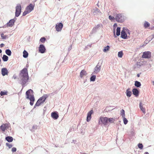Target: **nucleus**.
Wrapping results in <instances>:
<instances>
[{
    "instance_id": "f257e3e1",
    "label": "nucleus",
    "mask_w": 154,
    "mask_h": 154,
    "mask_svg": "<svg viewBox=\"0 0 154 154\" xmlns=\"http://www.w3.org/2000/svg\"><path fill=\"white\" fill-rule=\"evenodd\" d=\"M20 75L21 78V83L22 85H24L26 83L29 79L27 68H24L22 70Z\"/></svg>"
},
{
    "instance_id": "f03ea898",
    "label": "nucleus",
    "mask_w": 154,
    "mask_h": 154,
    "mask_svg": "<svg viewBox=\"0 0 154 154\" xmlns=\"http://www.w3.org/2000/svg\"><path fill=\"white\" fill-rule=\"evenodd\" d=\"M26 98L30 100V104L32 106L35 101V98L33 94V91L31 89H29L26 92Z\"/></svg>"
},
{
    "instance_id": "7ed1b4c3",
    "label": "nucleus",
    "mask_w": 154,
    "mask_h": 154,
    "mask_svg": "<svg viewBox=\"0 0 154 154\" xmlns=\"http://www.w3.org/2000/svg\"><path fill=\"white\" fill-rule=\"evenodd\" d=\"M34 6L31 4H30L26 8L25 11L23 13V15L25 16L27 14L31 12L34 8Z\"/></svg>"
},
{
    "instance_id": "20e7f679",
    "label": "nucleus",
    "mask_w": 154,
    "mask_h": 154,
    "mask_svg": "<svg viewBox=\"0 0 154 154\" xmlns=\"http://www.w3.org/2000/svg\"><path fill=\"white\" fill-rule=\"evenodd\" d=\"M99 123L100 124H102L105 125H108V117H100L99 120Z\"/></svg>"
},
{
    "instance_id": "39448f33",
    "label": "nucleus",
    "mask_w": 154,
    "mask_h": 154,
    "mask_svg": "<svg viewBox=\"0 0 154 154\" xmlns=\"http://www.w3.org/2000/svg\"><path fill=\"white\" fill-rule=\"evenodd\" d=\"M115 19L119 22L122 23L124 21V16L121 14H118L116 16Z\"/></svg>"
},
{
    "instance_id": "423d86ee",
    "label": "nucleus",
    "mask_w": 154,
    "mask_h": 154,
    "mask_svg": "<svg viewBox=\"0 0 154 154\" xmlns=\"http://www.w3.org/2000/svg\"><path fill=\"white\" fill-rule=\"evenodd\" d=\"M21 6L20 4H18L16 8L15 16L17 17H18L20 15L21 12Z\"/></svg>"
},
{
    "instance_id": "0eeeda50",
    "label": "nucleus",
    "mask_w": 154,
    "mask_h": 154,
    "mask_svg": "<svg viewBox=\"0 0 154 154\" xmlns=\"http://www.w3.org/2000/svg\"><path fill=\"white\" fill-rule=\"evenodd\" d=\"M151 57V53L149 51H146L143 53L142 58H149Z\"/></svg>"
},
{
    "instance_id": "6e6552de",
    "label": "nucleus",
    "mask_w": 154,
    "mask_h": 154,
    "mask_svg": "<svg viewBox=\"0 0 154 154\" xmlns=\"http://www.w3.org/2000/svg\"><path fill=\"white\" fill-rule=\"evenodd\" d=\"M63 27V25L62 23H57L55 26L56 30L57 32L60 31Z\"/></svg>"
},
{
    "instance_id": "1a4fd4ad",
    "label": "nucleus",
    "mask_w": 154,
    "mask_h": 154,
    "mask_svg": "<svg viewBox=\"0 0 154 154\" xmlns=\"http://www.w3.org/2000/svg\"><path fill=\"white\" fill-rule=\"evenodd\" d=\"M9 126V124L6 123L2 125L1 126L0 128L2 130V131H4L6 129L8 128Z\"/></svg>"
},
{
    "instance_id": "9d476101",
    "label": "nucleus",
    "mask_w": 154,
    "mask_h": 154,
    "mask_svg": "<svg viewBox=\"0 0 154 154\" xmlns=\"http://www.w3.org/2000/svg\"><path fill=\"white\" fill-rule=\"evenodd\" d=\"M1 72L2 75L3 76L8 75V70L6 68H4L1 69Z\"/></svg>"
},
{
    "instance_id": "9b49d317",
    "label": "nucleus",
    "mask_w": 154,
    "mask_h": 154,
    "mask_svg": "<svg viewBox=\"0 0 154 154\" xmlns=\"http://www.w3.org/2000/svg\"><path fill=\"white\" fill-rule=\"evenodd\" d=\"M45 48L43 45H40L39 48V51L41 53H44L45 51Z\"/></svg>"
},
{
    "instance_id": "f8f14e48",
    "label": "nucleus",
    "mask_w": 154,
    "mask_h": 154,
    "mask_svg": "<svg viewBox=\"0 0 154 154\" xmlns=\"http://www.w3.org/2000/svg\"><path fill=\"white\" fill-rule=\"evenodd\" d=\"M48 95L47 94H44L42 97L40 98L38 100H41L40 102L41 104L43 103L45 100L48 97Z\"/></svg>"
},
{
    "instance_id": "ddd939ff",
    "label": "nucleus",
    "mask_w": 154,
    "mask_h": 154,
    "mask_svg": "<svg viewBox=\"0 0 154 154\" xmlns=\"http://www.w3.org/2000/svg\"><path fill=\"white\" fill-rule=\"evenodd\" d=\"M93 113V111L92 110H91L88 113L87 117V122H89L91 120V115Z\"/></svg>"
},
{
    "instance_id": "4468645a",
    "label": "nucleus",
    "mask_w": 154,
    "mask_h": 154,
    "mask_svg": "<svg viewBox=\"0 0 154 154\" xmlns=\"http://www.w3.org/2000/svg\"><path fill=\"white\" fill-rule=\"evenodd\" d=\"M87 72L85 70H82L80 72V77L81 78H83L84 76L87 75Z\"/></svg>"
},
{
    "instance_id": "2eb2a0df",
    "label": "nucleus",
    "mask_w": 154,
    "mask_h": 154,
    "mask_svg": "<svg viewBox=\"0 0 154 154\" xmlns=\"http://www.w3.org/2000/svg\"><path fill=\"white\" fill-rule=\"evenodd\" d=\"M51 117L54 119H57L59 115L57 112H52L51 114Z\"/></svg>"
},
{
    "instance_id": "dca6fc26",
    "label": "nucleus",
    "mask_w": 154,
    "mask_h": 154,
    "mask_svg": "<svg viewBox=\"0 0 154 154\" xmlns=\"http://www.w3.org/2000/svg\"><path fill=\"white\" fill-rule=\"evenodd\" d=\"M14 19L11 20L7 24V26L9 27H12L14 24Z\"/></svg>"
},
{
    "instance_id": "f3484780",
    "label": "nucleus",
    "mask_w": 154,
    "mask_h": 154,
    "mask_svg": "<svg viewBox=\"0 0 154 154\" xmlns=\"http://www.w3.org/2000/svg\"><path fill=\"white\" fill-rule=\"evenodd\" d=\"M116 121V119L113 118L108 117V123H114Z\"/></svg>"
},
{
    "instance_id": "a211bd4d",
    "label": "nucleus",
    "mask_w": 154,
    "mask_h": 154,
    "mask_svg": "<svg viewBox=\"0 0 154 154\" xmlns=\"http://www.w3.org/2000/svg\"><path fill=\"white\" fill-rule=\"evenodd\" d=\"M121 36L122 38L124 39L127 38V35L125 31L124 30H122V31Z\"/></svg>"
},
{
    "instance_id": "6ab92c4d",
    "label": "nucleus",
    "mask_w": 154,
    "mask_h": 154,
    "mask_svg": "<svg viewBox=\"0 0 154 154\" xmlns=\"http://www.w3.org/2000/svg\"><path fill=\"white\" fill-rule=\"evenodd\" d=\"M132 92L133 94L135 96L137 97L139 95V91L136 88H134L132 90Z\"/></svg>"
},
{
    "instance_id": "aec40b11",
    "label": "nucleus",
    "mask_w": 154,
    "mask_h": 154,
    "mask_svg": "<svg viewBox=\"0 0 154 154\" xmlns=\"http://www.w3.org/2000/svg\"><path fill=\"white\" fill-rule=\"evenodd\" d=\"M5 139L9 142H12L13 140V137L11 136H8L6 137Z\"/></svg>"
},
{
    "instance_id": "412c9836",
    "label": "nucleus",
    "mask_w": 154,
    "mask_h": 154,
    "mask_svg": "<svg viewBox=\"0 0 154 154\" xmlns=\"http://www.w3.org/2000/svg\"><path fill=\"white\" fill-rule=\"evenodd\" d=\"M139 106H140V109H141V111L143 112L144 113H145V108H144L143 107V105H142V103L141 102L140 103Z\"/></svg>"
},
{
    "instance_id": "4be33fe9",
    "label": "nucleus",
    "mask_w": 154,
    "mask_h": 154,
    "mask_svg": "<svg viewBox=\"0 0 154 154\" xmlns=\"http://www.w3.org/2000/svg\"><path fill=\"white\" fill-rule=\"evenodd\" d=\"M129 89H128L126 90V95L128 97H130L131 95V92L129 91Z\"/></svg>"
},
{
    "instance_id": "5701e85b",
    "label": "nucleus",
    "mask_w": 154,
    "mask_h": 154,
    "mask_svg": "<svg viewBox=\"0 0 154 154\" xmlns=\"http://www.w3.org/2000/svg\"><path fill=\"white\" fill-rule=\"evenodd\" d=\"M8 57L5 55H3L2 57V59L4 61H7L8 60Z\"/></svg>"
},
{
    "instance_id": "b1692460",
    "label": "nucleus",
    "mask_w": 154,
    "mask_h": 154,
    "mask_svg": "<svg viewBox=\"0 0 154 154\" xmlns=\"http://www.w3.org/2000/svg\"><path fill=\"white\" fill-rule=\"evenodd\" d=\"M134 85L136 86L137 87H139L141 85L140 83L137 81H135Z\"/></svg>"
},
{
    "instance_id": "393cba45",
    "label": "nucleus",
    "mask_w": 154,
    "mask_h": 154,
    "mask_svg": "<svg viewBox=\"0 0 154 154\" xmlns=\"http://www.w3.org/2000/svg\"><path fill=\"white\" fill-rule=\"evenodd\" d=\"M23 57L24 58H26L28 57V52L25 50H24L23 52Z\"/></svg>"
},
{
    "instance_id": "a878e982",
    "label": "nucleus",
    "mask_w": 154,
    "mask_h": 154,
    "mask_svg": "<svg viewBox=\"0 0 154 154\" xmlns=\"http://www.w3.org/2000/svg\"><path fill=\"white\" fill-rule=\"evenodd\" d=\"M120 28L118 27L116 29V34L117 35L119 36L120 35Z\"/></svg>"
},
{
    "instance_id": "bb28decb",
    "label": "nucleus",
    "mask_w": 154,
    "mask_h": 154,
    "mask_svg": "<svg viewBox=\"0 0 154 154\" xmlns=\"http://www.w3.org/2000/svg\"><path fill=\"white\" fill-rule=\"evenodd\" d=\"M5 53L6 54L8 55L11 56V51L9 49H7L5 51Z\"/></svg>"
},
{
    "instance_id": "cd10ccee",
    "label": "nucleus",
    "mask_w": 154,
    "mask_h": 154,
    "mask_svg": "<svg viewBox=\"0 0 154 154\" xmlns=\"http://www.w3.org/2000/svg\"><path fill=\"white\" fill-rule=\"evenodd\" d=\"M123 55V53L122 51H120L118 52V56L120 58L122 57Z\"/></svg>"
},
{
    "instance_id": "c85d7f7f",
    "label": "nucleus",
    "mask_w": 154,
    "mask_h": 154,
    "mask_svg": "<svg viewBox=\"0 0 154 154\" xmlns=\"http://www.w3.org/2000/svg\"><path fill=\"white\" fill-rule=\"evenodd\" d=\"M150 26V24L147 22H146L144 23V27L145 28H147Z\"/></svg>"
},
{
    "instance_id": "c756f323",
    "label": "nucleus",
    "mask_w": 154,
    "mask_h": 154,
    "mask_svg": "<svg viewBox=\"0 0 154 154\" xmlns=\"http://www.w3.org/2000/svg\"><path fill=\"white\" fill-rule=\"evenodd\" d=\"M8 92L7 91H1L0 92V94L1 96L4 95H7V94Z\"/></svg>"
},
{
    "instance_id": "7c9ffc66",
    "label": "nucleus",
    "mask_w": 154,
    "mask_h": 154,
    "mask_svg": "<svg viewBox=\"0 0 154 154\" xmlns=\"http://www.w3.org/2000/svg\"><path fill=\"white\" fill-rule=\"evenodd\" d=\"M109 49V46H107L105 47L103 49V51L104 52H106L107 51H108Z\"/></svg>"
},
{
    "instance_id": "2f4dec72",
    "label": "nucleus",
    "mask_w": 154,
    "mask_h": 154,
    "mask_svg": "<svg viewBox=\"0 0 154 154\" xmlns=\"http://www.w3.org/2000/svg\"><path fill=\"white\" fill-rule=\"evenodd\" d=\"M40 100H38L35 105V106H39L41 104V102H40Z\"/></svg>"
},
{
    "instance_id": "473e14b6",
    "label": "nucleus",
    "mask_w": 154,
    "mask_h": 154,
    "mask_svg": "<svg viewBox=\"0 0 154 154\" xmlns=\"http://www.w3.org/2000/svg\"><path fill=\"white\" fill-rule=\"evenodd\" d=\"M1 36L2 39H6L8 38L7 35H5L3 33H2L1 34Z\"/></svg>"
},
{
    "instance_id": "72a5a7b5",
    "label": "nucleus",
    "mask_w": 154,
    "mask_h": 154,
    "mask_svg": "<svg viewBox=\"0 0 154 154\" xmlns=\"http://www.w3.org/2000/svg\"><path fill=\"white\" fill-rule=\"evenodd\" d=\"M121 115L122 116V117H124L125 116V111L124 109H122L121 111Z\"/></svg>"
},
{
    "instance_id": "f704fd0d",
    "label": "nucleus",
    "mask_w": 154,
    "mask_h": 154,
    "mask_svg": "<svg viewBox=\"0 0 154 154\" xmlns=\"http://www.w3.org/2000/svg\"><path fill=\"white\" fill-rule=\"evenodd\" d=\"M138 146L139 148L142 149L143 148V146L142 143H139L138 144Z\"/></svg>"
},
{
    "instance_id": "c9c22d12",
    "label": "nucleus",
    "mask_w": 154,
    "mask_h": 154,
    "mask_svg": "<svg viewBox=\"0 0 154 154\" xmlns=\"http://www.w3.org/2000/svg\"><path fill=\"white\" fill-rule=\"evenodd\" d=\"M123 118L124 123L125 125H126L128 123V121L127 119L125 117Z\"/></svg>"
},
{
    "instance_id": "e433bc0d",
    "label": "nucleus",
    "mask_w": 154,
    "mask_h": 154,
    "mask_svg": "<svg viewBox=\"0 0 154 154\" xmlns=\"http://www.w3.org/2000/svg\"><path fill=\"white\" fill-rule=\"evenodd\" d=\"M96 78V76L95 75L92 76L90 78L91 81H95Z\"/></svg>"
},
{
    "instance_id": "4c0bfd02",
    "label": "nucleus",
    "mask_w": 154,
    "mask_h": 154,
    "mask_svg": "<svg viewBox=\"0 0 154 154\" xmlns=\"http://www.w3.org/2000/svg\"><path fill=\"white\" fill-rule=\"evenodd\" d=\"M46 40V39L44 37L41 38L40 39V41L42 43H44Z\"/></svg>"
},
{
    "instance_id": "58836bf2",
    "label": "nucleus",
    "mask_w": 154,
    "mask_h": 154,
    "mask_svg": "<svg viewBox=\"0 0 154 154\" xmlns=\"http://www.w3.org/2000/svg\"><path fill=\"white\" fill-rule=\"evenodd\" d=\"M109 18L111 21H112L115 19V18L111 15L109 16Z\"/></svg>"
},
{
    "instance_id": "ea45409f",
    "label": "nucleus",
    "mask_w": 154,
    "mask_h": 154,
    "mask_svg": "<svg viewBox=\"0 0 154 154\" xmlns=\"http://www.w3.org/2000/svg\"><path fill=\"white\" fill-rule=\"evenodd\" d=\"M6 145L9 148H11L12 146V144H10L9 143H6Z\"/></svg>"
},
{
    "instance_id": "a19ab883",
    "label": "nucleus",
    "mask_w": 154,
    "mask_h": 154,
    "mask_svg": "<svg viewBox=\"0 0 154 154\" xmlns=\"http://www.w3.org/2000/svg\"><path fill=\"white\" fill-rule=\"evenodd\" d=\"M100 70V69L99 67H98L97 66L95 68V70L99 72Z\"/></svg>"
},
{
    "instance_id": "79ce46f5",
    "label": "nucleus",
    "mask_w": 154,
    "mask_h": 154,
    "mask_svg": "<svg viewBox=\"0 0 154 154\" xmlns=\"http://www.w3.org/2000/svg\"><path fill=\"white\" fill-rule=\"evenodd\" d=\"M12 151L13 152H15L16 151V148L15 147H13L12 149Z\"/></svg>"
},
{
    "instance_id": "37998d69",
    "label": "nucleus",
    "mask_w": 154,
    "mask_h": 154,
    "mask_svg": "<svg viewBox=\"0 0 154 154\" xmlns=\"http://www.w3.org/2000/svg\"><path fill=\"white\" fill-rule=\"evenodd\" d=\"M117 26V24L116 23H114L113 25L114 27H116Z\"/></svg>"
},
{
    "instance_id": "c03bdc74",
    "label": "nucleus",
    "mask_w": 154,
    "mask_h": 154,
    "mask_svg": "<svg viewBox=\"0 0 154 154\" xmlns=\"http://www.w3.org/2000/svg\"><path fill=\"white\" fill-rule=\"evenodd\" d=\"M4 44L3 43H2L0 45V46L1 48L2 47H3V46H4Z\"/></svg>"
},
{
    "instance_id": "a18cd8bd",
    "label": "nucleus",
    "mask_w": 154,
    "mask_h": 154,
    "mask_svg": "<svg viewBox=\"0 0 154 154\" xmlns=\"http://www.w3.org/2000/svg\"><path fill=\"white\" fill-rule=\"evenodd\" d=\"M99 26H99L97 25L95 28L96 29H98V28H99Z\"/></svg>"
},
{
    "instance_id": "49530a36",
    "label": "nucleus",
    "mask_w": 154,
    "mask_h": 154,
    "mask_svg": "<svg viewBox=\"0 0 154 154\" xmlns=\"http://www.w3.org/2000/svg\"><path fill=\"white\" fill-rule=\"evenodd\" d=\"M140 75L139 74H137V76L138 77H140Z\"/></svg>"
},
{
    "instance_id": "de8ad7c7",
    "label": "nucleus",
    "mask_w": 154,
    "mask_h": 154,
    "mask_svg": "<svg viewBox=\"0 0 154 154\" xmlns=\"http://www.w3.org/2000/svg\"><path fill=\"white\" fill-rule=\"evenodd\" d=\"M97 11L98 12H99L100 13H101V12L98 9H97Z\"/></svg>"
},
{
    "instance_id": "09e8293b",
    "label": "nucleus",
    "mask_w": 154,
    "mask_h": 154,
    "mask_svg": "<svg viewBox=\"0 0 154 154\" xmlns=\"http://www.w3.org/2000/svg\"><path fill=\"white\" fill-rule=\"evenodd\" d=\"M144 154H149V153L147 152H145Z\"/></svg>"
},
{
    "instance_id": "8fccbe9b",
    "label": "nucleus",
    "mask_w": 154,
    "mask_h": 154,
    "mask_svg": "<svg viewBox=\"0 0 154 154\" xmlns=\"http://www.w3.org/2000/svg\"><path fill=\"white\" fill-rule=\"evenodd\" d=\"M2 52L1 50L0 49V54Z\"/></svg>"
},
{
    "instance_id": "3c124183",
    "label": "nucleus",
    "mask_w": 154,
    "mask_h": 154,
    "mask_svg": "<svg viewBox=\"0 0 154 154\" xmlns=\"http://www.w3.org/2000/svg\"><path fill=\"white\" fill-rule=\"evenodd\" d=\"M29 66L28 65H26V67L28 68Z\"/></svg>"
},
{
    "instance_id": "603ef678",
    "label": "nucleus",
    "mask_w": 154,
    "mask_h": 154,
    "mask_svg": "<svg viewBox=\"0 0 154 154\" xmlns=\"http://www.w3.org/2000/svg\"><path fill=\"white\" fill-rule=\"evenodd\" d=\"M114 34H115V31H114Z\"/></svg>"
}]
</instances>
